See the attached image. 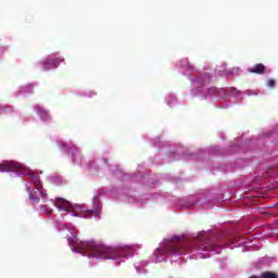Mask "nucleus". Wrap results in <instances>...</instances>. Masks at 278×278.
Segmentation results:
<instances>
[{"label": "nucleus", "mask_w": 278, "mask_h": 278, "mask_svg": "<svg viewBox=\"0 0 278 278\" xmlns=\"http://www.w3.org/2000/svg\"><path fill=\"white\" fill-rule=\"evenodd\" d=\"M214 243L210 241V237L205 231L200 232L192 242H186L179 237H174L164 247L165 253H170L172 255H186V253H192V251H212Z\"/></svg>", "instance_id": "1"}, {"label": "nucleus", "mask_w": 278, "mask_h": 278, "mask_svg": "<svg viewBox=\"0 0 278 278\" xmlns=\"http://www.w3.org/2000/svg\"><path fill=\"white\" fill-rule=\"evenodd\" d=\"M250 278H278V275L271 271H264L260 276H251Z\"/></svg>", "instance_id": "10"}, {"label": "nucleus", "mask_w": 278, "mask_h": 278, "mask_svg": "<svg viewBox=\"0 0 278 278\" xmlns=\"http://www.w3.org/2000/svg\"><path fill=\"white\" fill-rule=\"evenodd\" d=\"M41 212L43 214H52L53 213V210H51V207L47 206V205H42L41 206Z\"/></svg>", "instance_id": "12"}, {"label": "nucleus", "mask_w": 278, "mask_h": 278, "mask_svg": "<svg viewBox=\"0 0 278 278\" xmlns=\"http://www.w3.org/2000/svg\"><path fill=\"white\" fill-rule=\"evenodd\" d=\"M74 250L76 253H81V255H87V257H97L98 260H117V257H126L124 250L108 248L103 244H94L92 242H80Z\"/></svg>", "instance_id": "2"}, {"label": "nucleus", "mask_w": 278, "mask_h": 278, "mask_svg": "<svg viewBox=\"0 0 278 278\" xmlns=\"http://www.w3.org/2000/svg\"><path fill=\"white\" fill-rule=\"evenodd\" d=\"M30 181L34 184L35 190H38V194H47V190L42 188V181H40L39 175H31Z\"/></svg>", "instance_id": "6"}, {"label": "nucleus", "mask_w": 278, "mask_h": 278, "mask_svg": "<svg viewBox=\"0 0 278 278\" xmlns=\"http://www.w3.org/2000/svg\"><path fill=\"white\" fill-rule=\"evenodd\" d=\"M55 207L61 210L62 212H67V214H72V216H78L79 218H92V216H101V200L99 197L93 198V207L92 210H87L81 212V206H73L71 202L64 200L63 198H58L54 201Z\"/></svg>", "instance_id": "3"}, {"label": "nucleus", "mask_w": 278, "mask_h": 278, "mask_svg": "<svg viewBox=\"0 0 278 278\" xmlns=\"http://www.w3.org/2000/svg\"><path fill=\"white\" fill-rule=\"evenodd\" d=\"M61 62H64V59H62V58H55V59H53V58H48L47 60H46V62H45V65H47V64H52V66L54 67V68H58V66H60V63Z\"/></svg>", "instance_id": "8"}, {"label": "nucleus", "mask_w": 278, "mask_h": 278, "mask_svg": "<svg viewBox=\"0 0 278 278\" xmlns=\"http://www.w3.org/2000/svg\"><path fill=\"white\" fill-rule=\"evenodd\" d=\"M41 197H47V193L46 194H40V193H38V189H35V191L30 192V194H29L30 201H34L35 203H40V198Z\"/></svg>", "instance_id": "9"}, {"label": "nucleus", "mask_w": 278, "mask_h": 278, "mask_svg": "<svg viewBox=\"0 0 278 278\" xmlns=\"http://www.w3.org/2000/svg\"><path fill=\"white\" fill-rule=\"evenodd\" d=\"M267 86H268V88H275V79H269L267 81Z\"/></svg>", "instance_id": "13"}, {"label": "nucleus", "mask_w": 278, "mask_h": 278, "mask_svg": "<svg viewBox=\"0 0 278 278\" xmlns=\"http://www.w3.org/2000/svg\"><path fill=\"white\" fill-rule=\"evenodd\" d=\"M7 112H9V114H12V112H14V109H12V106H0V114H7Z\"/></svg>", "instance_id": "11"}, {"label": "nucleus", "mask_w": 278, "mask_h": 278, "mask_svg": "<svg viewBox=\"0 0 278 278\" xmlns=\"http://www.w3.org/2000/svg\"><path fill=\"white\" fill-rule=\"evenodd\" d=\"M30 181L34 184L35 190H38V194H47V190L42 188V181H40L39 175H31Z\"/></svg>", "instance_id": "5"}, {"label": "nucleus", "mask_w": 278, "mask_h": 278, "mask_svg": "<svg viewBox=\"0 0 278 278\" xmlns=\"http://www.w3.org/2000/svg\"><path fill=\"white\" fill-rule=\"evenodd\" d=\"M248 73H252L254 75H264L266 73V65L263 63L255 64L253 67L248 68Z\"/></svg>", "instance_id": "7"}, {"label": "nucleus", "mask_w": 278, "mask_h": 278, "mask_svg": "<svg viewBox=\"0 0 278 278\" xmlns=\"http://www.w3.org/2000/svg\"><path fill=\"white\" fill-rule=\"evenodd\" d=\"M0 173H21L22 175H31V170L25 165L15 161H4L0 164Z\"/></svg>", "instance_id": "4"}]
</instances>
